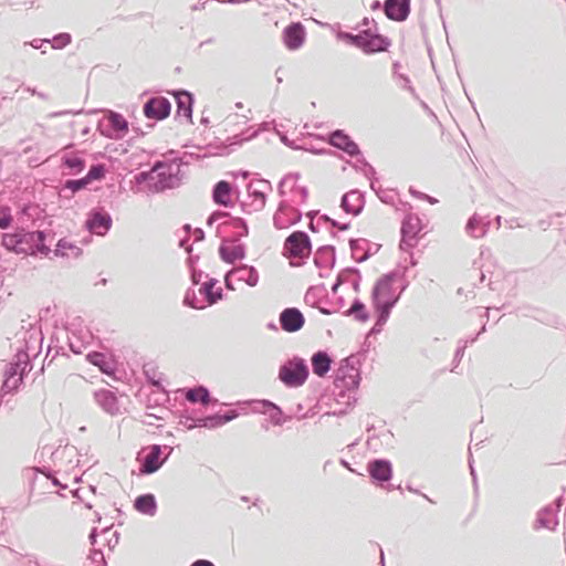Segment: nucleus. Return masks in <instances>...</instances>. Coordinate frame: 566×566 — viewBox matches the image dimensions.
<instances>
[{
	"mask_svg": "<svg viewBox=\"0 0 566 566\" xmlns=\"http://www.w3.org/2000/svg\"><path fill=\"white\" fill-rule=\"evenodd\" d=\"M307 375V368L303 363L291 361L280 369V379L290 387L301 386Z\"/></svg>",
	"mask_w": 566,
	"mask_h": 566,
	"instance_id": "9d476101",
	"label": "nucleus"
},
{
	"mask_svg": "<svg viewBox=\"0 0 566 566\" xmlns=\"http://www.w3.org/2000/svg\"><path fill=\"white\" fill-rule=\"evenodd\" d=\"M395 279L396 274L394 272H389L384 274L373 287L371 301L376 318H388L392 307L398 302V296L392 290Z\"/></svg>",
	"mask_w": 566,
	"mask_h": 566,
	"instance_id": "f03ea898",
	"label": "nucleus"
},
{
	"mask_svg": "<svg viewBox=\"0 0 566 566\" xmlns=\"http://www.w3.org/2000/svg\"><path fill=\"white\" fill-rule=\"evenodd\" d=\"M248 196L251 199L250 202H242L241 207L245 213H252L256 211H261L266 202V192L264 190L259 189L254 184L248 185Z\"/></svg>",
	"mask_w": 566,
	"mask_h": 566,
	"instance_id": "a211bd4d",
	"label": "nucleus"
},
{
	"mask_svg": "<svg viewBox=\"0 0 566 566\" xmlns=\"http://www.w3.org/2000/svg\"><path fill=\"white\" fill-rule=\"evenodd\" d=\"M322 293V290L318 289V287H310L307 290V292L305 293V296H304V302L312 306V307H315L317 304H318V301H322L319 294Z\"/></svg>",
	"mask_w": 566,
	"mask_h": 566,
	"instance_id": "c03bdc74",
	"label": "nucleus"
},
{
	"mask_svg": "<svg viewBox=\"0 0 566 566\" xmlns=\"http://www.w3.org/2000/svg\"><path fill=\"white\" fill-rule=\"evenodd\" d=\"M218 280L209 279L199 289V293L206 298L208 304H214L222 298V289L216 287Z\"/></svg>",
	"mask_w": 566,
	"mask_h": 566,
	"instance_id": "a878e982",
	"label": "nucleus"
},
{
	"mask_svg": "<svg viewBox=\"0 0 566 566\" xmlns=\"http://www.w3.org/2000/svg\"><path fill=\"white\" fill-rule=\"evenodd\" d=\"M306 31L301 22H292L284 28L282 39L289 50L300 49L305 41Z\"/></svg>",
	"mask_w": 566,
	"mask_h": 566,
	"instance_id": "2eb2a0df",
	"label": "nucleus"
},
{
	"mask_svg": "<svg viewBox=\"0 0 566 566\" xmlns=\"http://www.w3.org/2000/svg\"><path fill=\"white\" fill-rule=\"evenodd\" d=\"M45 240V231H27L23 228H19L12 233L2 234L1 243L8 251L17 254L32 256L41 254L46 256L51 253V249L46 245Z\"/></svg>",
	"mask_w": 566,
	"mask_h": 566,
	"instance_id": "f257e3e1",
	"label": "nucleus"
},
{
	"mask_svg": "<svg viewBox=\"0 0 566 566\" xmlns=\"http://www.w3.org/2000/svg\"><path fill=\"white\" fill-rule=\"evenodd\" d=\"M203 239H205V232H203V230H202V229H200V228H197V229L195 230V240H196V241H201V240H203Z\"/></svg>",
	"mask_w": 566,
	"mask_h": 566,
	"instance_id": "e2e57ef3",
	"label": "nucleus"
},
{
	"mask_svg": "<svg viewBox=\"0 0 566 566\" xmlns=\"http://www.w3.org/2000/svg\"><path fill=\"white\" fill-rule=\"evenodd\" d=\"M155 172L156 171H153V168L150 170H148V171H142V172H139V174H137L135 176V180H136L137 184L148 182V181L155 179V177H154Z\"/></svg>",
	"mask_w": 566,
	"mask_h": 566,
	"instance_id": "864d4df0",
	"label": "nucleus"
},
{
	"mask_svg": "<svg viewBox=\"0 0 566 566\" xmlns=\"http://www.w3.org/2000/svg\"><path fill=\"white\" fill-rule=\"evenodd\" d=\"M373 28H367L358 32L357 49L365 54H375L388 51L391 41L388 36L382 35L378 31V23L371 20Z\"/></svg>",
	"mask_w": 566,
	"mask_h": 566,
	"instance_id": "20e7f679",
	"label": "nucleus"
},
{
	"mask_svg": "<svg viewBox=\"0 0 566 566\" xmlns=\"http://www.w3.org/2000/svg\"><path fill=\"white\" fill-rule=\"evenodd\" d=\"M313 371L322 377L331 367V359L325 353H317L312 358Z\"/></svg>",
	"mask_w": 566,
	"mask_h": 566,
	"instance_id": "473e14b6",
	"label": "nucleus"
},
{
	"mask_svg": "<svg viewBox=\"0 0 566 566\" xmlns=\"http://www.w3.org/2000/svg\"><path fill=\"white\" fill-rule=\"evenodd\" d=\"M298 179H300V174H297V172L286 175L280 181V184L277 186L279 195L284 196L285 195V191H284L285 185H287L290 181H293L292 191L297 192L300 195L301 203H305L307 200V197H308V189L306 186H298L297 185Z\"/></svg>",
	"mask_w": 566,
	"mask_h": 566,
	"instance_id": "393cba45",
	"label": "nucleus"
},
{
	"mask_svg": "<svg viewBox=\"0 0 566 566\" xmlns=\"http://www.w3.org/2000/svg\"><path fill=\"white\" fill-rule=\"evenodd\" d=\"M409 192H410V195H411L412 197L418 198V199H421V200H426V201H428V202H429V203H431V205H434V203H437V202H438V200H437L436 198H433V197H431V196H429V195H427V193H424V192H421V191H419V190H416V189H415V188H412V187H410Z\"/></svg>",
	"mask_w": 566,
	"mask_h": 566,
	"instance_id": "8fccbe9b",
	"label": "nucleus"
},
{
	"mask_svg": "<svg viewBox=\"0 0 566 566\" xmlns=\"http://www.w3.org/2000/svg\"><path fill=\"white\" fill-rule=\"evenodd\" d=\"M186 250L188 251V253H190L191 251V247H186ZM187 263H188V266H189V270H190V279H191V282L193 285H198L201 281V277H202V271L201 270H198L196 269V266H193V262H192V255L189 254L188 259H187Z\"/></svg>",
	"mask_w": 566,
	"mask_h": 566,
	"instance_id": "79ce46f5",
	"label": "nucleus"
},
{
	"mask_svg": "<svg viewBox=\"0 0 566 566\" xmlns=\"http://www.w3.org/2000/svg\"><path fill=\"white\" fill-rule=\"evenodd\" d=\"M373 19H369L367 17H365L361 22H360V25L363 27H366L367 28H373V22H371Z\"/></svg>",
	"mask_w": 566,
	"mask_h": 566,
	"instance_id": "69168bd1",
	"label": "nucleus"
},
{
	"mask_svg": "<svg viewBox=\"0 0 566 566\" xmlns=\"http://www.w3.org/2000/svg\"><path fill=\"white\" fill-rule=\"evenodd\" d=\"M127 119L117 112L108 111L106 116L98 120L97 130L102 136L111 139H122L128 132Z\"/></svg>",
	"mask_w": 566,
	"mask_h": 566,
	"instance_id": "39448f33",
	"label": "nucleus"
},
{
	"mask_svg": "<svg viewBox=\"0 0 566 566\" xmlns=\"http://www.w3.org/2000/svg\"><path fill=\"white\" fill-rule=\"evenodd\" d=\"M489 226V222H484L483 218L475 213L468 220L465 230L468 234L479 239L486 234Z\"/></svg>",
	"mask_w": 566,
	"mask_h": 566,
	"instance_id": "bb28decb",
	"label": "nucleus"
},
{
	"mask_svg": "<svg viewBox=\"0 0 566 566\" xmlns=\"http://www.w3.org/2000/svg\"><path fill=\"white\" fill-rule=\"evenodd\" d=\"M90 184L85 177L80 179H67L63 185V190H70L72 193L78 192L86 188Z\"/></svg>",
	"mask_w": 566,
	"mask_h": 566,
	"instance_id": "ea45409f",
	"label": "nucleus"
},
{
	"mask_svg": "<svg viewBox=\"0 0 566 566\" xmlns=\"http://www.w3.org/2000/svg\"><path fill=\"white\" fill-rule=\"evenodd\" d=\"M171 112V103L164 96H154L146 101L143 113L146 118L154 120L166 119Z\"/></svg>",
	"mask_w": 566,
	"mask_h": 566,
	"instance_id": "6e6552de",
	"label": "nucleus"
},
{
	"mask_svg": "<svg viewBox=\"0 0 566 566\" xmlns=\"http://www.w3.org/2000/svg\"><path fill=\"white\" fill-rule=\"evenodd\" d=\"M282 328L286 332H296L302 328L304 321H281Z\"/></svg>",
	"mask_w": 566,
	"mask_h": 566,
	"instance_id": "09e8293b",
	"label": "nucleus"
},
{
	"mask_svg": "<svg viewBox=\"0 0 566 566\" xmlns=\"http://www.w3.org/2000/svg\"><path fill=\"white\" fill-rule=\"evenodd\" d=\"M358 157L359 158L357 159V164L354 165V168L361 171L364 176L369 179L371 189H375V182L377 181L375 168L366 160L365 157L361 155Z\"/></svg>",
	"mask_w": 566,
	"mask_h": 566,
	"instance_id": "f704fd0d",
	"label": "nucleus"
},
{
	"mask_svg": "<svg viewBox=\"0 0 566 566\" xmlns=\"http://www.w3.org/2000/svg\"><path fill=\"white\" fill-rule=\"evenodd\" d=\"M345 283H350L355 291L359 290L360 272L357 268H346L338 273L336 281L332 286L333 293H336L337 289Z\"/></svg>",
	"mask_w": 566,
	"mask_h": 566,
	"instance_id": "aec40b11",
	"label": "nucleus"
},
{
	"mask_svg": "<svg viewBox=\"0 0 566 566\" xmlns=\"http://www.w3.org/2000/svg\"><path fill=\"white\" fill-rule=\"evenodd\" d=\"M52 252L57 258H78L82 254V249L66 239H60Z\"/></svg>",
	"mask_w": 566,
	"mask_h": 566,
	"instance_id": "c85d7f7f",
	"label": "nucleus"
},
{
	"mask_svg": "<svg viewBox=\"0 0 566 566\" xmlns=\"http://www.w3.org/2000/svg\"><path fill=\"white\" fill-rule=\"evenodd\" d=\"M55 310H56V305L43 307L40 310L38 318H46L49 315L54 316L55 313H53V311H55Z\"/></svg>",
	"mask_w": 566,
	"mask_h": 566,
	"instance_id": "13d9d810",
	"label": "nucleus"
},
{
	"mask_svg": "<svg viewBox=\"0 0 566 566\" xmlns=\"http://www.w3.org/2000/svg\"><path fill=\"white\" fill-rule=\"evenodd\" d=\"M328 144L350 157L360 156L361 151L357 143L343 129H335L328 134Z\"/></svg>",
	"mask_w": 566,
	"mask_h": 566,
	"instance_id": "9b49d317",
	"label": "nucleus"
},
{
	"mask_svg": "<svg viewBox=\"0 0 566 566\" xmlns=\"http://www.w3.org/2000/svg\"><path fill=\"white\" fill-rule=\"evenodd\" d=\"M336 262V251L334 245L319 247L314 255V263L318 269L331 270Z\"/></svg>",
	"mask_w": 566,
	"mask_h": 566,
	"instance_id": "412c9836",
	"label": "nucleus"
},
{
	"mask_svg": "<svg viewBox=\"0 0 566 566\" xmlns=\"http://www.w3.org/2000/svg\"><path fill=\"white\" fill-rule=\"evenodd\" d=\"M279 318H304V315L297 307H286L280 313Z\"/></svg>",
	"mask_w": 566,
	"mask_h": 566,
	"instance_id": "de8ad7c7",
	"label": "nucleus"
},
{
	"mask_svg": "<svg viewBox=\"0 0 566 566\" xmlns=\"http://www.w3.org/2000/svg\"><path fill=\"white\" fill-rule=\"evenodd\" d=\"M229 218L230 214L228 212H224V211H213L207 219V224L208 226H212L214 222H217L218 220L222 219V218Z\"/></svg>",
	"mask_w": 566,
	"mask_h": 566,
	"instance_id": "5fc2aeb1",
	"label": "nucleus"
},
{
	"mask_svg": "<svg viewBox=\"0 0 566 566\" xmlns=\"http://www.w3.org/2000/svg\"><path fill=\"white\" fill-rule=\"evenodd\" d=\"M219 255L224 263L234 264L235 261L245 258V245L239 243L233 247H227L226 244L222 243L219 247Z\"/></svg>",
	"mask_w": 566,
	"mask_h": 566,
	"instance_id": "b1692460",
	"label": "nucleus"
},
{
	"mask_svg": "<svg viewBox=\"0 0 566 566\" xmlns=\"http://www.w3.org/2000/svg\"><path fill=\"white\" fill-rule=\"evenodd\" d=\"M134 506L142 513L153 515L156 511L155 497L151 494L140 495L136 499Z\"/></svg>",
	"mask_w": 566,
	"mask_h": 566,
	"instance_id": "72a5a7b5",
	"label": "nucleus"
},
{
	"mask_svg": "<svg viewBox=\"0 0 566 566\" xmlns=\"http://www.w3.org/2000/svg\"><path fill=\"white\" fill-rule=\"evenodd\" d=\"M230 274L249 286H255L259 282V273L252 265L241 264L231 270Z\"/></svg>",
	"mask_w": 566,
	"mask_h": 566,
	"instance_id": "5701e85b",
	"label": "nucleus"
},
{
	"mask_svg": "<svg viewBox=\"0 0 566 566\" xmlns=\"http://www.w3.org/2000/svg\"><path fill=\"white\" fill-rule=\"evenodd\" d=\"M232 185L227 180L218 181L212 188V200L216 205L231 207Z\"/></svg>",
	"mask_w": 566,
	"mask_h": 566,
	"instance_id": "6ab92c4d",
	"label": "nucleus"
},
{
	"mask_svg": "<svg viewBox=\"0 0 566 566\" xmlns=\"http://www.w3.org/2000/svg\"><path fill=\"white\" fill-rule=\"evenodd\" d=\"M251 184H254L259 189L264 190V192L272 190V185L269 180L265 179H259L256 181H251Z\"/></svg>",
	"mask_w": 566,
	"mask_h": 566,
	"instance_id": "6e6d98bb",
	"label": "nucleus"
},
{
	"mask_svg": "<svg viewBox=\"0 0 566 566\" xmlns=\"http://www.w3.org/2000/svg\"><path fill=\"white\" fill-rule=\"evenodd\" d=\"M473 271L479 272V273H476V275H479L480 282L483 283L486 279V272H488L486 270H484V265L481 264L478 268H475Z\"/></svg>",
	"mask_w": 566,
	"mask_h": 566,
	"instance_id": "bf43d9fd",
	"label": "nucleus"
},
{
	"mask_svg": "<svg viewBox=\"0 0 566 566\" xmlns=\"http://www.w3.org/2000/svg\"><path fill=\"white\" fill-rule=\"evenodd\" d=\"M421 221L418 216L407 214L401 223L400 234L401 239L399 248L402 251H410L417 245L418 233L421 231Z\"/></svg>",
	"mask_w": 566,
	"mask_h": 566,
	"instance_id": "0eeeda50",
	"label": "nucleus"
},
{
	"mask_svg": "<svg viewBox=\"0 0 566 566\" xmlns=\"http://www.w3.org/2000/svg\"><path fill=\"white\" fill-rule=\"evenodd\" d=\"M336 38L340 41H344L345 43L352 45V46H355L357 48V43H358V33H352V32H346V31H339L337 34H336Z\"/></svg>",
	"mask_w": 566,
	"mask_h": 566,
	"instance_id": "a18cd8bd",
	"label": "nucleus"
},
{
	"mask_svg": "<svg viewBox=\"0 0 566 566\" xmlns=\"http://www.w3.org/2000/svg\"><path fill=\"white\" fill-rule=\"evenodd\" d=\"M400 67H401V64L398 61L394 62V64H392V76H394V78L401 81L400 86L403 90L408 91L413 98L420 99L416 88L411 84V81H410L409 76L406 75V74H402L400 72H397V69H400Z\"/></svg>",
	"mask_w": 566,
	"mask_h": 566,
	"instance_id": "2f4dec72",
	"label": "nucleus"
},
{
	"mask_svg": "<svg viewBox=\"0 0 566 566\" xmlns=\"http://www.w3.org/2000/svg\"><path fill=\"white\" fill-rule=\"evenodd\" d=\"M301 219L302 212L298 209L291 207L286 201H281L273 216V224L276 229H287Z\"/></svg>",
	"mask_w": 566,
	"mask_h": 566,
	"instance_id": "1a4fd4ad",
	"label": "nucleus"
},
{
	"mask_svg": "<svg viewBox=\"0 0 566 566\" xmlns=\"http://www.w3.org/2000/svg\"><path fill=\"white\" fill-rule=\"evenodd\" d=\"M370 476L379 482H387L391 479V464L386 460H375L368 464Z\"/></svg>",
	"mask_w": 566,
	"mask_h": 566,
	"instance_id": "4be33fe9",
	"label": "nucleus"
},
{
	"mask_svg": "<svg viewBox=\"0 0 566 566\" xmlns=\"http://www.w3.org/2000/svg\"><path fill=\"white\" fill-rule=\"evenodd\" d=\"M258 135V132L254 130L253 133H251L249 136L247 137H241V135H233L232 137H228V142H229V145L230 146H233V145H241L244 140H250L252 139L253 137H255Z\"/></svg>",
	"mask_w": 566,
	"mask_h": 566,
	"instance_id": "3c124183",
	"label": "nucleus"
},
{
	"mask_svg": "<svg viewBox=\"0 0 566 566\" xmlns=\"http://www.w3.org/2000/svg\"><path fill=\"white\" fill-rule=\"evenodd\" d=\"M365 206V193L358 189H353L343 195L340 199V208L347 214L357 217L361 213Z\"/></svg>",
	"mask_w": 566,
	"mask_h": 566,
	"instance_id": "f3484780",
	"label": "nucleus"
},
{
	"mask_svg": "<svg viewBox=\"0 0 566 566\" xmlns=\"http://www.w3.org/2000/svg\"><path fill=\"white\" fill-rule=\"evenodd\" d=\"M344 314L354 315V318H369L366 306L359 298H355L350 307Z\"/></svg>",
	"mask_w": 566,
	"mask_h": 566,
	"instance_id": "e433bc0d",
	"label": "nucleus"
},
{
	"mask_svg": "<svg viewBox=\"0 0 566 566\" xmlns=\"http://www.w3.org/2000/svg\"><path fill=\"white\" fill-rule=\"evenodd\" d=\"M231 274L230 271L224 276V284L228 290H234L233 283L231 281Z\"/></svg>",
	"mask_w": 566,
	"mask_h": 566,
	"instance_id": "680f3d73",
	"label": "nucleus"
},
{
	"mask_svg": "<svg viewBox=\"0 0 566 566\" xmlns=\"http://www.w3.org/2000/svg\"><path fill=\"white\" fill-rule=\"evenodd\" d=\"M308 229L312 231V232H317L318 231V224L315 223L314 220L310 221L308 223Z\"/></svg>",
	"mask_w": 566,
	"mask_h": 566,
	"instance_id": "774afa93",
	"label": "nucleus"
},
{
	"mask_svg": "<svg viewBox=\"0 0 566 566\" xmlns=\"http://www.w3.org/2000/svg\"><path fill=\"white\" fill-rule=\"evenodd\" d=\"M318 212H319L318 210H311V211L306 212L305 216L310 219V221H312L315 219V217L318 214Z\"/></svg>",
	"mask_w": 566,
	"mask_h": 566,
	"instance_id": "338daca9",
	"label": "nucleus"
},
{
	"mask_svg": "<svg viewBox=\"0 0 566 566\" xmlns=\"http://www.w3.org/2000/svg\"><path fill=\"white\" fill-rule=\"evenodd\" d=\"M50 43V40L48 39H34L32 42H30V45L34 49H41L44 44Z\"/></svg>",
	"mask_w": 566,
	"mask_h": 566,
	"instance_id": "052dcab7",
	"label": "nucleus"
},
{
	"mask_svg": "<svg viewBox=\"0 0 566 566\" xmlns=\"http://www.w3.org/2000/svg\"><path fill=\"white\" fill-rule=\"evenodd\" d=\"M61 164L63 167L67 168L72 175L82 172L86 167V161L74 154H64L61 157Z\"/></svg>",
	"mask_w": 566,
	"mask_h": 566,
	"instance_id": "c756f323",
	"label": "nucleus"
},
{
	"mask_svg": "<svg viewBox=\"0 0 566 566\" xmlns=\"http://www.w3.org/2000/svg\"><path fill=\"white\" fill-rule=\"evenodd\" d=\"M86 358L91 364L97 366L99 368V370L103 371L104 374H107V375L112 374L113 368L111 366V363L106 359L104 354L94 352V353L88 354L86 356Z\"/></svg>",
	"mask_w": 566,
	"mask_h": 566,
	"instance_id": "c9c22d12",
	"label": "nucleus"
},
{
	"mask_svg": "<svg viewBox=\"0 0 566 566\" xmlns=\"http://www.w3.org/2000/svg\"><path fill=\"white\" fill-rule=\"evenodd\" d=\"M106 175V166L104 164H94L90 167L87 174L84 176L88 184L94 180H102Z\"/></svg>",
	"mask_w": 566,
	"mask_h": 566,
	"instance_id": "4c0bfd02",
	"label": "nucleus"
},
{
	"mask_svg": "<svg viewBox=\"0 0 566 566\" xmlns=\"http://www.w3.org/2000/svg\"><path fill=\"white\" fill-rule=\"evenodd\" d=\"M191 566H214L211 562L200 559L195 562Z\"/></svg>",
	"mask_w": 566,
	"mask_h": 566,
	"instance_id": "0e129e2a",
	"label": "nucleus"
},
{
	"mask_svg": "<svg viewBox=\"0 0 566 566\" xmlns=\"http://www.w3.org/2000/svg\"><path fill=\"white\" fill-rule=\"evenodd\" d=\"M184 303L187 306H190V307H193V308H200L201 307V305L197 304V296H196L195 291H192V290H188L186 292Z\"/></svg>",
	"mask_w": 566,
	"mask_h": 566,
	"instance_id": "603ef678",
	"label": "nucleus"
},
{
	"mask_svg": "<svg viewBox=\"0 0 566 566\" xmlns=\"http://www.w3.org/2000/svg\"><path fill=\"white\" fill-rule=\"evenodd\" d=\"M12 222L13 217L11 214V208L8 206H0V229H9Z\"/></svg>",
	"mask_w": 566,
	"mask_h": 566,
	"instance_id": "37998d69",
	"label": "nucleus"
},
{
	"mask_svg": "<svg viewBox=\"0 0 566 566\" xmlns=\"http://www.w3.org/2000/svg\"><path fill=\"white\" fill-rule=\"evenodd\" d=\"M71 41H72V36L70 33L61 32V33L54 35L53 39L50 40V43L53 49L61 50V49L65 48L66 45H69L71 43Z\"/></svg>",
	"mask_w": 566,
	"mask_h": 566,
	"instance_id": "a19ab883",
	"label": "nucleus"
},
{
	"mask_svg": "<svg viewBox=\"0 0 566 566\" xmlns=\"http://www.w3.org/2000/svg\"><path fill=\"white\" fill-rule=\"evenodd\" d=\"M220 228H231L234 230L233 237L234 240H239L242 237H247L249 234V227L247 221L243 218L240 217H229V221H224L221 224H219L218 229Z\"/></svg>",
	"mask_w": 566,
	"mask_h": 566,
	"instance_id": "cd10ccee",
	"label": "nucleus"
},
{
	"mask_svg": "<svg viewBox=\"0 0 566 566\" xmlns=\"http://www.w3.org/2000/svg\"><path fill=\"white\" fill-rule=\"evenodd\" d=\"M186 397L191 402L200 401L202 403H207L209 400V392L207 389L200 387L189 390Z\"/></svg>",
	"mask_w": 566,
	"mask_h": 566,
	"instance_id": "58836bf2",
	"label": "nucleus"
},
{
	"mask_svg": "<svg viewBox=\"0 0 566 566\" xmlns=\"http://www.w3.org/2000/svg\"><path fill=\"white\" fill-rule=\"evenodd\" d=\"M321 221H323L325 223H329L333 228H337L340 231H346L347 229H349V226H350L349 222L340 223L337 220L332 219L327 214H321L318 222H321Z\"/></svg>",
	"mask_w": 566,
	"mask_h": 566,
	"instance_id": "49530a36",
	"label": "nucleus"
},
{
	"mask_svg": "<svg viewBox=\"0 0 566 566\" xmlns=\"http://www.w3.org/2000/svg\"><path fill=\"white\" fill-rule=\"evenodd\" d=\"M170 94L175 97L177 109L176 116L186 117L188 122H192L195 96L187 90H174Z\"/></svg>",
	"mask_w": 566,
	"mask_h": 566,
	"instance_id": "dca6fc26",
	"label": "nucleus"
},
{
	"mask_svg": "<svg viewBox=\"0 0 566 566\" xmlns=\"http://www.w3.org/2000/svg\"><path fill=\"white\" fill-rule=\"evenodd\" d=\"M382 10L387 19L403 22L411 11V0H385Z\"/></svg>",
	"mask_w": 566,
	"mask_h": 566,
	"instance_id": "ddd939ff",
	"label": "nucleus"
},
{
	"mask_svg": "<svg viewBox=\"0 0 566 566\" xmlns=\"http://www.w3.org/2000/svg\"><path fill=\"white\" fill-rule=\"evenodd\" d=\"M85 224L88 231L104 235L112 227V217L102 209H93L88 213Z\"/></svg>",
	"mask_w": 566,
	"mask_h": 566,
	"instance_id": "4468645a",
	"label": "nucleus"
},
{
	"mask_svg": "<svg viewBox=\"0 0 566 566\" xmlns=\"http://www.w3.org/2000/svg\"><path fill=\"white\" fill-rule=\"evenodd\" d=\"M349 248L353 260L357 263H363L379 251L380 244L371 243L364 238H358L349 240Z\"/></svg>",
	"mask_w": 566,
	"mask_h": 566,
	"instance_id": "f8f14e48",
	"label": "nucleus"
},
{
	"mask_svg": "<svg viewBox=\"0 0 566 566\" xmlns=\"http://www.w3.org/2000/svg\"><path fill=\"white\" fill-rule=\"evenodd\" d=\"M311 252V239L304 231H294L284 241L283 253L289 259H305Z\"/></svg>",
	"mask_w": 566,
	"mask_h": 566,
	"instance_id": "423d86ee",
	"label": "nucleus"
},
{
	"mask_svg": "<svg viewBox=\"0 0 566 566\" xmlns=\"http://www.w3.org/2000/svg\"><path fill=\"white\" fill-rule=\"evenodd\" d=\"M181 165L182 161L179 158L155 161L153 171H156L157 180L150 185V189L155 192H161L179 187L184 177Z\"/></svg>",
	"mask_w": 566,
	"mask_h": 566,
	"instance_id": "7ed1b4c3",
	"label": "nucleus"
},
{
	"mask_svg": "<svg viewBox=\"0 0 566 566\" xmlns=\"http://www.w3.org/2000/svg\"><path fill=\"white\" fill-rule=\"evenodd\" d=\"M326 305H327V301L326 300H322V301H318V304L315 307L323 315H331V314H333L335 311L328 308Z\"/></svg>",
	"mask_w": 566,
	"mask_h": 566,
	"instance_id": "4d7b16f0",
	"label": "nucleus"
},
{
	"mask_svg": "<svg viewBox=\"0 0 566 566\" xmlns=\"http://www.w3.org/2000/svg\"><path fill=\"white\" fill-rule=\"evenodd\" d=\"M161 465L159 461V448L154 447L151 451L146 455L143 467L140 469L142 473H153L157 471Z\"/></svg>",
	"mask_w": 566,
	"mask_h": 566,
	"instance_id": "7c9ffc66",
	"label": "nucleus"
}]
</instances>
